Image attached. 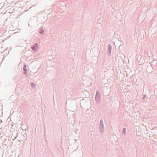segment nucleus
<instances>
[{
	"mask_svg": "<svg viewBox=\"0 0 157 157\" xmlns=\"http://www.w3.org/2000/svg\"><path fill=\"white\" fill-rule=\"evenodd\" d=\"M95 98L97 102L98 103H99L101 100V97L100 94V93L98 90L97 91Z\"/></svg>",
	"mask_w": 157,
	"mask_h": 157,
	"instance_id": "1",
	"label": "nucleus"
},
{
	"mask_svg": "<svg viewBox=\"0 0 157 157\" xmlns=\"http://www.w3.org/2000/svg\"><path fill=\"white\" fill-rule=\"evenodd\" d=\"M108 54L109 56L111 55V52L112 46L110 44H109L108 45Z\"/></svg>",
	"mask_w": 157,
	"mask_h": 157,
	"instance_id": "2",
	"label": "nucleus"
},
{
	"mask_svg": "<svg viewBox=\"0 0 157 157\" xmlns=\"http://www.w3.org/2000/svg\"><path fill=\"white\" fill-rule=\"evenodd\" d=\"M38 44L36 43H35L34 44L32 45L31 47V49L32 50L35 51L38 48Z\"/></svg>",
	"mask_w": 157,
	"mask_h": 157,
	"instance_id": "3",
	"label": "nucleus"
},
{
	"mask_svg": "<svg viewBox=\"0 0 157 157\" xmlns=\"http://www.w3.org/2000/svg\"><path fill=\"white\" fill-rule=\"evenodd\" d=\"M26 64H24L23 67V70L24 71V74L25 75H26L27 74V70L26 68Z\"/></svg>",
	"mask_w": 157,
	"mask_h": 157,
	"instance_id": "4",
	"label": "nucleus"
},
{
	"mask_svg": "<svg viewBox=\"0 0 157 157\" xmlns=\"http://www.w3.org/2000/svg\"><path fill=\"white\" fill-rule=\"evenodd\" d=\"M100 128H104L103 121L102 119L100 120L99 123Z\"/></svg>",
	"mask_w": 157,
	"mask_h": 157,
	"instance_id": "5",
	"label": "nucleus"
},
{
	"mask_svg": "<svg viewBox=\"0 0 157 157\" xmlns=\"http://www.w3.org/2000/svg\"><path fill=\"white\" fill-rule=\"evenodd\" d=\"M44 32V30L42 27H41L39 29V32L40 34H42Z\"/></svg>",
	"mask_w": 157,
	"mask_h": 157,
	"instance_id": "6",
	"label": "nucleus"
},
{
	"mask_svg": "<svg viewBox=\"0 0 157 157\" xmlns=\"http://www.w3.org/2000/svg\"><path fill=\"white\" fill-rule=\"evenodd\" d=\"M126 128H123L122 133L124 135L126 133Z\"/></svg>",
	"mask_w": 157,
	"mask_h": 157,
	"instance_id": "7",
	"label": "nucleus"
},
{
	"mask_svg": "<svg viewBox=\"0 0 157 157\" xmlns=\"http://www.w3.org/2000/svg\"><path fill=\"white\" fill-rule=\"evenodd\" d=\"M30 84L31 86L33 88H34L35 87V84L33 82H31Z\"/></svg>",
	"mask_w": 157,
	"mask_h": 157,
	"instance_id": "8",
	"label": "nucleus"
},
{
	"mask_svg": "<svg viewBox=\"0 0 157 157\" xmlns=\"http://www.w3.org/2000/svg\"><path fill=\"white\" fill-rule=\"evenodd\" d=\"M100 131L101 133H102L104 131V128H100Z\"/></svg>",
	"mask_w": 157,
	"mask_h": 157,
	"instance_id": "9",
	"label": "nucleus"
},
{
	"mask_svg": "<svg viewBox=\"0 0 157 157\" xmlns=\"http://www.w3.org/2000/svg\"><path fill=\"white\" fill-rule=\"evenodd\" d=\"M147 96L146 95H144L142 98V99L144 100L146 97Z\"/></svg>",
	"mask_w": 157,
	"mask_h": 157,
	"instance_id": "10",
	"label": "nucleus"
},
{
	"mask_svg": "<svg viewBox=\"0 0 157 157\" xmlns=\"http://www.w3.org/2000/svg\"><path fill=\"white\" fill-rule=\"evenodd\" d=\"M23 130H25L26 129V128H24L25 129H23V128H21Z\"/></svg>",
	"mask_w": 157,
	"mask_h": 157,
	"instance_id": "11",
	"label": "nucleus"
},
{
	"mask_svg": "<svg viewBox=\"0 0 157 157\" xmlns=\"http://www.w3.org/2000/svg\"><path fill=\"white\" fill-rule=\"evenodd\" d=\"M2 122V121L1 120H0V123H1Z\"/></svg>",
	"mask_w": 157,
	"mask_h": 157,
	"instance_id": "12",
	"label": "nucleus"
},
{
	"mask_svg": "<svg viewBox=\"0 0 157 157\" xmlns=\"http://www.w3.org/2000/svg\"><path fill=\"white\" fill-rule=\"evenodd\" d=\"M17 138V137H15V139H13V140H15V139H16Z\"/></svg>",
	"mask_w": 157,
	"mask_h": 157,
	"instance_id": "13",
	"label": "nucleus"
},
{
	"mask_svg": "<svg viewBox=\"0 0 157 157\" xmlns=\"http://www.w3.org/2000/svg\"><path fill=\"white\" fill-rule=\"evenodd\" d=\"M145 129H146L147 131V128H145Z\"/></svg>",
	"mask_w": 157,
	"mask_h": 157,
	"instance_id": "14",
	"label": "nucleus"
},
{
	"mask_svg": "<svg viewBox=\"0 0 157 157\" xmlns=\"http://www.w3.org/2000/svg\"><path fill=\"white\" fill-rule=\"evenodd\" d=\"M1 129H2V128H0V131H1Z\"/></svg>",
	"mask_w": 157,
	"mask_h": 157,
	"instance_id": "15",
	"label": "nucleus"
}]
</instances>
